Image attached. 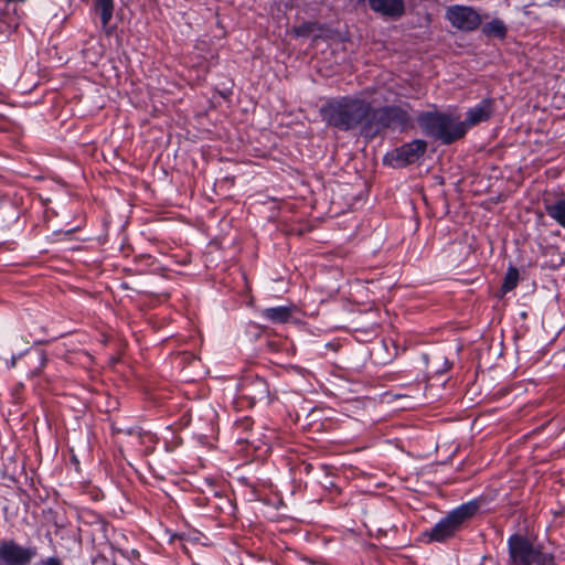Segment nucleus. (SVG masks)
I'll return each instance as SVG.
<instances>
[{
    "mask_svg": "<svg viewBox=\"0 0 565 565\" xmlns=\"http://www.w3.org/2000/svg\"><path fill=\"white\" fill-rule=\"evenodd\" d=\"M39 360H40V365H39V371L38 373L41 372V370H43L47 363V355H46V352L45 351H41L40 352V356H39Z\"/></svg>",
    "mask_w": 565,
    "mask_h": 565,
    "instance_id": "obj_27",
    "label": "nucleus"
},
{
    "mask_svg": "<svg viewBox=\"0 0 565 565\" xmlns=\"http://www.w3.org/2000/svg\"><path fill=\"white\" fill-rule=\"evenodd\" d=\"M446 19L454 28L467 32L477 30L482 23L481 15L477 10L460 4L448 7Z\"/></svg>",
    "mask_w": 565,
    "mask_h": 565,
    "instance_id": "obj_9",
    "label": "nucleus"
},
{
    "mask_svg": "<svg viewBox=\"0 0 565 565\" xmlns=\"http://www.w3.org/2000/svg\"><path fill=\"white\" fill-rule=\"evenodd\" d=\"M182 420V427H186L190 423V418H188V416L184 414L181 418Z\"/></svg>",
    "mask_w": 565,
    "mask_h": 565,
    "instance_id": "obj_29",
    "label": "nucleus"
},
{
    "mask_svg": "<svg viewBox=\"0 0 565 565\" xmlns=\"http://www.w3.org/2000/svg\"><path fill=\"white\" fill-rule=\"evenodd\" d=\"M427 148L426 140L414 139L388 151L383 158V163L394 169L406 168L419 161L426 153Z\"/></svg>",
    "mask_w": 565,
    "mask_h": 565,
    "instance_id": "obj_7",
    "label": "nucleus"
},
{
    "mask_svg": "<svg viewBox=\"0 0 565 565\" xmlns=\"http://www.w3.org/2000/svg\"><path fill=\"white\" fill-rule=\"evenodd\" d=\"M545 211L551 218L565 228V199H559L553 204H545Z\"/></svg>",
    "mask_w": 565,
    "mask_h": 565,
    "instance_id": "obj_18",
    "label": "nucleus"
},
{
    "mask_svg": "<svg viewBox=\"0 0 565 565\" xmlns=\"http://www.w3.org/2000/svg\"><path fill=\"white\" fill-rule=\"evenodd\" d=\"M163 444L167 452H173L183 444V439L175 433L172 426H167L163 435Z\"/></svg>",
    "mask_w": 565,
    "mask_h": 565,
    "instance_id": "obj_20",
    "label": "nucleus"
},
{
    "mask_svg": "<svg viewBox=\"0 0 565 565\" xmlns=\"http://www.w3.org/2000/svg\"><path fill=\"white\" fill-rule=\"evenodd\" d=\"M486 502L487 499L480 495L448 511L431 529L424 532L427 542L446 543L456 537L470 526Z\"/></svg>",
    "mask_w": 565,
    "mask_h": 565,
    "instance_id": "obj_2",
    "label": "nucleus"
},
{
    "mask_svg": "<svg viewBox=\"0 0 565 565\" xmlns=\"http://www.w3.org/2000/svg\"><path fill=\"white\" fill-rule=\"evenodd\" d=\"M416 121L425 136L440 141L443 145H451L467 134L465 122L441 111H422Z\"/></svg>",
    "mask_w": 565,
    "mask_h": 565,
    "instance_id": "obj_4",
    "label": "nucleus"
},
{
    "mask_svg": "<svg viewBox=\"0 0 565 565\" xmlns=\"http://www.w3.org/2000/svg\"><path fill=\"white\" fill-rule=\"evenodd\" d=\"M312 32V23H302L301 25H299L297 29H296V34L298 36H309L310 33Z\"/></svg>",
    "mask_w": 565,
    "mask_h": 565,
    "instance_id": "obj_24",
    "label": "nucleus"
},
{
    "mask_svg": "<svg viewBox=\"0 0 565 565\" xmlns=\"http://www.w3.org/2000/svg\"><path fill=\"white\" fill-rule=\"evenodd\" d=\"M258 317L273 324L287 323L292 317V307L276 306L258 310Z\"/></svg>",
    "mask_w": 565,
    "mask_h": 565,
    "instance_id": "obj_13",
    "label": "nucleus"
},
{
    "mask_svg": "<svg viewBox=\"0 0 565 565\" xmlns=\"http://www.w3.org/2000/svg\"><path fill=\"white\" fill-rule=\"evenodd\" d=\"M508 565H557L555 555L545 551L542 543H536L523 533H513L507 540Z\"/></svg>",
    "mask_w": 565,
    "mask_h": 565,
    "instance_id": "obj_3",
    "label": "nucleus"
},
{
    "mask_svg": "<svg viewBox=\"0 0 565 565\" xmlns=\"http://www.w3.org/2000/svg\"><path fill=\"white\" fill-rule=\"evenodd\" d=\"M134 263L136 266L140 267V271H142L146 268L153 266L156 257L150 254H138L134 257Z\"/></svg>",
    "mask_w": 565,
    "mask_h": 565,
    "instance_id": "obj_21",
    "label": "nucleus"
},
{
    "mask_svg": "<svg viewBox=\"0 0 565 565\" xmlns=\"http://www.w3.org/2000/svg\"><path fill=\"white\" fill-rule=\"evenodd\" d=\"M24 12L14 3L4 2V7L0 9V23L7 29L15 30L23 17Z\"/></svg>",
    "mask_w": 565,
    "mask_h": 565,
    "instance_id": "obj_15",
    "label": "nucleus"
},
{
    "mask_svg": "<svg viewBox=\"0 0 565 565\" xmlns=\"http://www.w3.org/2000/svg\"><path fill=\"white\" fill-rule=\"evenodd\" d=\"M73 462H75L76 465H78V463H79V462H78V460H77V458H76L75 456H73Z\"/></svg>",
    "mask_w": 565,
    "mask_h": 565,
    "instance_id": "obj_32",
    "label": "nucleus"
},
{
    "mask_svg": "<svg viewBox=\"0 0 565 565\" xmlns=\"http://www.w3.org/2000/svg\"><path fill=\"white\" fill-rule=\"evenodd\" d=\"M367 3L373 12L393 20L405 14L404 0H367Z\"/></svg>",
    "mask_w": 565,
    "mask_h": 565,
    "instance_id": "obj_11",
    "label": "nucleus"
},
{
    "mask_svg": "<svg viewBox=\"0 0 565 565\" xmlns=\"http://www.w3.org/2000/svg\"><path fill=\"white\" fill-rule=\"evenodd\" d=\"M198 500L200 502V505H206V500H204L203 498H199Z\"/></svg>",
    "mask_w": 565,
    "mask_h": 565,
    "instance_id": "obj_30",
    "label": "nucleus"
},
{
    "mask_svg": "<svg viewBox=\"0 0 565 565\" xmlns=\"http://www.w3.org/2000/svg\"><path fill=\"white\" fill-rule=\"evenodd\" d=\"M254 420L250 416L236 417L233 422V434L237 443H249L248 436L253 429Z\"/></svg>",
    "mask_w": 565,
    "mask_h": 565,
    "instance_id": "obj_16",
    "label": "nucleus"
},
{
    "mask_svg": "<svg viewBox=\"0 0 565 565\" xmlns=\"http://www.w3.org/2000/svg\"><path fill=\"white\" fill-rule=\"evenodd\" d=\"M315 470V466L308 461H301L295 467V471L299 475L309 476Z\"/></svg>",
    "mask_w": 565,
    "mask_h": 565,
    "instance_id": "obj_22",
    "label": "nucleus"
},
{
    "mask_svg": "<svg viewBox=\"0 0 565 565\" xmlns=\"http://www.w3.org/2000/svg\"><path fill=\"white\" fill-rule=\"evenodd\" d=\"M203 499L206 500V507L212 509L215 513L228 518L235 516L237 507L230 495L214 491L212 497H204Z\"/></svg>",
    "mask_w": 565,
    "mask_h": 565,
    "instance_id": "obj_12",
    "label": "nucleus"
},
{
    "mask_svg": "<svg viewBox=\"0 0 565 565\" xmlns=\"http://www.w3.org/2000/svg\"><path fill=\"white\" fill-rule=\"evenodd\" d=\"M38 565H63L62 561L56 556H50L41 559Z\"/></svg>",
    "mask_w": 565,
    "mask_h": 565,
    "instance_id": "obj_25",
    "label": "nucleus"
},
{
    "mask_svg": "<svg viewBox=\"0 0 565 565\" xmlns=\"http://www.w3.org/2000/svg\"><path fill=\"white\" fill-rule=\"evenodd\" d=\"M413 127V117L401 106L386 105L382 107H374L372 105L366 131L367 137L374 138L387 129L406 131Z\"/></svg>",
    "mask_w": 565,
    "mask_h": 565,
    "instance_id": "obj_6",
    "label": "nucleus"
},
{
    "mask_svg": "<svg viewBox=\"0 0 565 565\" xmlns=\"http://www.w3.org/2000/svg\"><path fill=\"white\" fill-rule=\"evenodd\" d=\"M520 279L519 269L514 266H510L503 277V281L500 288L502 295H505L512 290H514L518 286Z\"/></svg>",
    "mask_w": 565,
    "mask_h": 565,
    "instance_id": "obj_19",
    "label": "nucleus"
},
{
    "mask_svg": "<svg viewBox=\"0 0 565 565\" xmlns=\"http://www.w3.org/2000/svg\"><path fill=\"white\" fill-rule=\"evenodd\" d=\"M94 11L99 15L103 29L107 34H111L114 28L109 23L114 15L115 0H94Z\"/></svg>",
    "mask_w": 565,
    "mask_h": 565,
    "instance_id": "obj_14",
    "label": "nucleus"
},
{
    "mask_svg": "<svg viewBox=\"0 0 565 565\" xmlns=\"http://www.w3.org/2000/svg\"><path fill=\"white\" fill-rule=\"evenodd\" d=\"M495 100L493 98H483L476 106L469 108L466 114V128L477 126L488 121L494 113Z\"/></svg>",
    "mask_w": 565,
    "mask_h": 565,
    "instance_id": "obj_10",
    "label": "nucleus"
},
{
    "mask_svg": "<svg viewBox=\"0 0 565 565\" xmlns=\"http://www.w3.org/2000/svg\"><path fill=\"white\" fill-rule=\"evenodd\" d=\"M276 398V391L271 388L265 375L247 371L237 383V397L234 404L237 408H253L257 403L269 405Z\"/></svg>",
    "mask_w": 565,
    "mask_h": 565,
    "instance_id": "obj_5",
    "label": "nucleus"
},
{
    "mask_svg": "<svg viewBox=\"0 0 565 565\" xmlns=\"http://www.w3.org/2000/svg\"><path fill=\"white\" fill-rule=\"evenodd\" d=\"M451 367H452V362H450L449 360L445 359L444 363H443V366H440V369L435 370V374L436 375H443L444 373L449 371Z\"/></svg>",
    "mask_w": 565,
    "mask_h": 565,
    "instance_id": "obj_26",
    "label": "nucleus"
},
{
    "mask_svg": "<svg viewBox=\"0 0 565 565\" xmlns=\"http://www.w3.org/2000/svg\"><path fill=\"white\" fill-rule=\"evenodd\" d=\"M35 556V546H22L13 540H0L2 565H30Z\"/></svg>",
    "mask_w": 565,
    "mask_h": 565,
    "instance_id": "obj_8",
    "label": "nucleus"
},
{
    "mask_svg": "<svg viewBox=\"0 0 565 565\" xmlns=\"http://www.w3.org/2000/svg\"><path fill=\"white\" fill-rule=\"evenodd\" d=\"M22 354H19V355H12L11 359H10V362H9V367H15L17 365V362L19 360V358L21 356Z\"/></svg>",
    "mask_w": 565,
    "mask_h": 565,
    "instance_id": "obj_28",
    "label": "nucleus"
},
{
    "mask_svg": "<svg viewBox=\"0 0 565 565\" xmlns=\"http://www.w3.org/2000/svg\"><path fill=\"white\" fill-rule=\"evenodd\" d=\"M481 32L487 38L503 40L507 36L508 26L503 20L494 18L482 24Z\"/></svg>",
    "mask_w": 565,
    "mask_h": 565,
    "instance_id": "obj_17",
    "label": "nucleus"
},
{
    "mask_svg": "<svg viewBox=\"0 0 565 565\" xmlns=\"http://www.w3.org/2000/svg\"><path fill=\"white\" fill-rule=\"evenodd\" d=\"M371 111V102L359 95L330 97L319 109L320 117L328 128L340 132L360 130L364 137H367Z\"/></svg>",
    "mask_w": 565,
    "mask_h": 565,
    "instance_id": "obj_1",
    "label": "nucleus"
},
{
    "mask_svg": "<svg viewBox=\"0 0 565 565\" xmlns=\"http://www.w3.org/2000/svg\"><path fill=\"white\" fill-rule=\"evenodd\" d=\"M148 437L151 441H156L157 440V437L156 435H152V434H148Z\"/></svg>",
    "mask_w": 565,
    "mask_h": 565,
    "instance_id": "obj_31",
    "label": "nucleus"
},
{
    "mask_svg": "<svg viewBox=\"0 0 565 565\" xmlns=\"http://www.w3.org/2000/svg\"><path fill=\"white\" fill-rule=\"evenodd\" d=\"M248 488H249V492H250V498L249 500H253V501H263V502H266L264 497H263V493L262 491L258 489V487L254 483H248L247 484Z\"/></svg>",
    "mask_w": 565,
    "mask_h": 565,
    "instance_id": "obj_23",
    "label": "nucleus"
},
{
    "mask_svg": "<svg viewBox=\"0 0 565 565\" xmlns=\"http://www.w3.org/2000/svg\"><path fill=\"white\" fill-rule=\"evenodd\" d=\"M478 565H484V563H483V562H481V563H480V564H478Z\"/></svg>",
    "mask_w": 565,
    "mask_h": 565,
    "instance_id": "obj_33",
    "label": "nucleus"
}]
</instances>
